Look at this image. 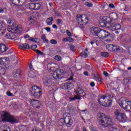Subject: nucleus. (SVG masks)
I'll list each match as a JSON object with an SVG mask.
<instances>
[{
  "label": "nucleus",
  "mask_w": 131,
  "mask_h": 131,
  "mask_svg": "<svg viewBox=\"0 0 131 131\" xmlns=\"http://www.w3.org/2000/svg\"><path fill=\"white\" fill-rule=\"evenodd\" d=\"M2 121H7L10 123H18L19 121L16 119L14 116L11 115L9 113L7 112H3L1 114Z\"/></svg>",
  "instance_id": "2"
},
{
  "label": "nucleus",
  "mask_w": 131,
  "mask_h": 131,
  "mask_svg": "<svg viewBox=\"0 0 131 131\" xmlns=\"http://www.w3.org/2000/svg\"><path fill=\"white\" fill-rule=\"evenodd\" d=\"M5 61L6 59H4L3 58H2L1 60L0 61V65H1L2 66H6V62H5Z\"/></svg>",
  "instance_id": "31"
},
{
  "label": "nucleus",
  "mask_w": 131,
  "mask_h": 131,
  "mask_svg": "<svg viewBox=\"0 0 131 131\" xmlns=\"http://www.w3.org/2000/svg\"><path fill=\"white\" fill-rule=\"evenodd\" d=\"M102 29L98 27H92L90 29V31L93 35L94 36H98L99 37V36L100 35V33L101 32V31Z\"/></svg>",
  "instance_id": "12"
},
{
  "label": "nucleus",
  "mask_w": 131,
  "mask_h": 131,
  "mask_svg": "<svg viewBox=\"0 0 131 131\" xmlns=\"http://www.w3.org/2000/svg\"><path fill=\"white\" fill-rule=\"evenodd\" d=\"M31 104H32L34 108H38L40 107V101H39V100H32Z\"/></svg>",
  "instance_id": "18"
},
{
  "label": "nucleus",
  "mask_w": 131,
  "mask_h": 131,
  "mask_svg": "<svg viewBox=\"0 0 131 131\" xmlns=\"http://www.w3.org/2000/svg\"><path fill=\"white\" fill-rule=\"evenodd\" d=\"M20 131H28L29 130V128L26 126L21 125L19 127Z\"/></svg>",
  "instance_id": "24"
},
{
  "label": "nucleus",
  "mask_w": 131,
  "mask_h": 131,
  "mask_svg": "<svg viewBox=\"0 0 131 131\" xmlns=\"http://www.w3.org/2000/svg\"><path fill=\"white\" fill-rule=\"evenodd\" d=\"M7 96H9V97H12L13 96V93H11V92L8 91L7 92Z\"/></svg>",
  "instance_id": "54"
},
{
  "label": "nucleus",
  "mask_w": 131,
  "mask_h": 131,
  "mask_svg": "<svg viewBox=\"0 0 131 131\" xmlns=\"http://www.w3.org/2000/svg\"><path fill=\"white\" fill-rule=\"evenodd\" d=\"M103 75H104V76H105V77H108V76H109V74H108L106 71H104Z\"/></svg>",
  "instance_id": "55"
},
{
  "label": "nucleus",
  "mask_w": 131,
  "mask_h": 131,
  "mask_svg": "<svg viewBox=\"0 0 131 131\" xmlns=\"http://www.w3.org/2000/svg\"><path fill=\"white\" fill-rule=\"evenodd\" d=\"M98 121L100 123H103L101 124L102 127H111L112 126V119L103 113L99 115Z\"/></svg>",
  "instance_id": "1"
},
{
  "label": "nucleus",
  "mask_w": 131,
  "mask_h": 131,
  "mask_svg": "<svg viewBox=\"0 0 131 131\" xmlns=\"http://www.w3.org/2000/svg\"><path fill=\"white\" fill-rule=\"evenodd\" d=\"M45 29L47 30V32H50V31H51V28L50 27L45 28Z\"/></svg>",
  "instance_id": "59"
},
{
  "label": "nucleus",
  "mask_w": 131,
  "mask_h": 131,
  "mask_svg": "<svg viewBox=\"0 0 131 131\" xmlns=\"http://www.w3.org/2000/svg\"><path fill=\"white\" fill-rule=\"evenodd\" d=\"M40 9V4L35 3V9L34 10H39Z\"/></svg>",
  "instance_id": "35"
},
{
  "label": "nucleus",
  "mask_w": 131,
  "mask_h": 131,
  "mask_svg": "<svg viewBox=\"0 0 131 131\" xmlns=\"http://www.w3.org/2000/svg\"><path fill=\"white\" fill-rule=\"evenodd\" d=\"M108 18L111 19L110 20V23L111 24L112 23H114V21L118 19V15L115 13H112L110 14V17Z\"/></svg>",
  "instance_id": "16"
},
{
  "label": "nucleus",
  "mask_w": 131,
  "mask_h": 131,
  "mask_svg": "<svg viewBox=\"0 0 131 131\" xmlns=\"http://www.w3.org/2000/svg\"><path fill=\"white\" fill-rule=\"evenodd\" d=\"M75 48V47H74V46H71L70 47L71 51H74Z\"/></svg>",
  "instance_id": "62"
},
{
  "label": "nucleus",
  "mask_w": 131,
  "mask_h": 131,
  "mask_svg": "<svg viewBox=\"0 0 131 131\" xmlns=\"http://www.w3.org/2000/svg\"><path fill=\"white\" fill-rule=\"evenodd\" d=\"M9 39H15L16 38V35L13 33H10Z\"/></svg>",
  "instance_id": "41"
},
{
  "label": "nucleus",
  "mask_w": 131,
  "mask_h": 131,
  "mask_svg": "<svg viewBox=\"0 0 131 131\" xmlns=\"http://www.w3.org/2000/svg\"><path fill=\"white\" fill-rule=\"evenodd\" d=\"M111 20L110 18L107 16H103L99 21V25H100L101 27H106L107 26V24H110V25H111L110 21Z\"/></svg>",
  "instance_id": "11"
},
{
  "label": "nucleus",
  "mask_w": 131,
  "mask_h": 131,
  "mask_svg": "<svg viewBox=\"0 0 131 131\" xmlns=\"http://www.w3.org/2000/svg\"><path fill=\"white\" fill-rule=\"evenodd\" d=\"M55 59L57 61H61L62 58H61V56H60L59 55H56L55 57Z\"/></svg>",
  "instance_id": "45"
},
{
  "label": "nucleus",
  "mask_w": 131,
  "mask_h": 131,
  "mask_svg": "<svg viewBox=\"0 0 131 131\" xmlns=\"http://www.w3.org/2000/svg\"><path fill=\"white\" fill-rule=\"evenodd\" d=\"M108 7H110V8H112V9H114L115 8V6H114V5H113V4H110L108 5Z\"/></svg>",
  "instance_id": "58"
},
{
  "label": "nucleus",
  "mask_w": 131,
  "mask_h": 131,
  "mask_svg": "<svg viewBox=\"0 0 131 131\" xmlns=\"http://www.w3.org/2000/svg\"><path fill=\"white\" fill-rule=\"evenodd\" d=\"M124 110L125 111H128V112H131V101H128V103Z\"/></svg>",
  "instance_id": "22"
},
{
  "label": "nucleus",
  "mask_w": 131,
  "mask_h": 131,
  "mask_svg": "<svg viewBox=\"0 0 131 131\" xmlns=\"http://www.w3.org/2000/svg\"><path fill=\"white\" fill-rule=\"evenodd\" d=\"M34 52H35L37 55H40L41 56H43V52L39 51V50H33Z\"/></svg>",
  "instance_id": "34"
},
{
  "label": "nucleus",
  "mask_w": 131,
  "mask_h": 131,
  "mask_svg": "<svg viewBox=\"0 0 131 131\" xmlns=\"http://www.w3.org/2000/svg\"><path fill=\"white\" fill-rule=\"evenodd\" d=\"M61 79L62 76H61V74H57L56 79Z\"/></svg>",
  "instance_id": "56"
},
{
  "label": "nucleus",
  "mask_w": 131,
  "mask_h": 131,
  "mask_svg": "<svg viewBox=\"0 0 131 131\" xmlns=\"http://www.w3.org/2000/svg\"><path fill=\"white\" fill-rule=\"evenodd\" d=\"M67 84L68 90H69L70 89L72 88V87L73 86V84L71 82H67Z\"/></svg>",
  "instance_id": "32"
},
{
  "label": "nucleus",
  "mask_w": 131,
  "mask_h": 131,
  "mask_svg": "<svg viewBox=\"0 0 131 131\" xmlns=\"http://www.w3.org/2000/svg\"><path fill=\"white\" fill-rule=\"evenodd\" d=\"M53 74L52 75L53 78H54V79H57V75H58V73L57 72V71L56 72H53Z\"/></svg>",
  "instance_id": "44"
},
{
  "label": "nucleus",
  "mask_w": 131,
  "mask_h": 131,
  "mask_svg": "<svg viewBox=\"0 0 131 131\" xmlns=\"http://www.w3.org/2000/svg\"><path fill=\"white\" fill-rule=\"evenodd\" d=\"M19 48H21V49H30V47H29V45L27 43H24L22 46H19Z\"/></svg>",
  "instance_id": "29"
},
{
  "label": "nucleus",
  "mask_w": 131,
  "mask_h": 131,
  "mask_svg": "<svg viewBox=\"0 0 131 131\" xmlns=\"http://www.w3.org/2000/svg\"><path fill=\"white\" fill-rule=\"evenodd\" d=\"M93 109L94 110L97 109V105L95 103H93Z\"/></svg>",
  "instance_id": "63"
},
{
  "label": "nucleus",
  "mask_w": 131,
  "mask_h": 131,
  "mask_svg": "<svg viewBox=\"0 0 131 131\" xmlns=\"http://www.w3.org/2000/svg\"><path fill=\"white\" fill-rule=\"evenodd\" d=\"M98 37H101V38H102V39H104V38H107L106 40V41L110 42V41H111V40L112 39V35L110 33L107 32L106 30L101 29Z\"/></svg>",
  "instance_id": "6"
},
{
  "label": "nucleus",
  "mask_w": 131,
  "mask_h": 131,
  "mask_svg": "<svg viewBox=\"0 0 131 131\" xmlns=\"http://www.w3.org/2000/svg\"><path fill=\"white\" fill-rule=\"evenodd\" d=\"M76 21L80 25H85L88 24V17L84 15H77Z\"/></svg>",
  "instance_id": "8"
},
{
  "label": "nucleus",
  "mask_w": 131,
  "mask_h": 131,
  "mask_svg": "<svg viewBox=\"0 0 131 131\" xmlns=\"http://www.w3.org/2000/svg\"><path fill=\"white\" fill-rule=\"evenodd\" d=\"M52 78L50 77H46L43 78V82L46 85H49V84H52Z\"/></svg>",
  "instance_id": "19"
},
{
  "label": "nucleus",
  "mask_w": 131,
  "mask_h": 131,
  "mask_svg": "<svg viewBox=\"0 0 131 131\" xmlns=\"http://www.w3.org/2000/svg\"><path fill=\"white\" fill-rule=\"evenodd\" d=\"M8 24L9 27H11L12 30L15 33H20L22 31V29L18 27V25H17L13 20H9L8 21Z\"/></svg>",
  "instance_id": "5"
},
{
  "label": "nucleus",
  "mask_w": 131,
  "mask_h": 131,
  "mask_svg": "<svg viewBox=\"0 0 131 131\" xmlns=\"http://www.w3.org/2000/svg\"><path fill=\"white\" fill-rule=\"evenodd\" d=\"M50 43L52 45H57V43H58V41L55 39H51L50 40Z\"/></svg>",
  "instance_id": "42"
},
{
  "label": "nucleus",
  "mask_w": 131,
  "mask_h": 131,
  "mask_svg": "<svg viewBox=\"0 0 131 131\" xmlns=\"http://www.w3.org/2000/svg\"><path fill=\"white\" fill-rule=\"evenodd\" d=\"M11 3L19 9V10H23V7L24 5H23V3L21 1V0H10Z\"/></svg>",
  "instance_id": "13"
},
{
  "label": "nucleus",
  "mask_w": 131,
  "mask_h": 131,
  "mask_svg": "<svg viewBox=\"0 0 131 131\" xmlns=\"http://www.w3.org/2000/svg\"><path fill=\"white\" fill-rule=\"evenodd\" d=\"M29 40H30L31 41H33V42H39V41H38V38H33L32 37H30L29 39Z\"/></svg>",
  "instance_id": "33"
},
{
  "label": "nucleus",
  "mask_w": 131,
  "mask_h": 131,
  "mask_svg": "<svg viewBox=\"0 0 131 131\" xmlns=\"http://www.w3.org/2000/svg\"><path fill=\"white\" fill-rule=\"evenodd\" d=\"M6 32L3 30V29H0V35H4Z\"/></svg>",
  "instance_id": "48"
},
{
  "label": "nucleus",
  "mask_w": 131,
  "mask_h": 131,
  "mask_svg": "<svg viewBox=\"0 0 131 131\" xmlns=\"http://www.w3.org/2000/svg\"><path fill=\"white\" fill-rule=\"evenodd\" d=\"M85 6H86L87 7H89L90 8H92V7H93V4L92 3H90L89 2H86L85 3Z\"/></svg>",
  "instance_id": "47"
},
{
  "label": "nucleus",
  "mask_w": 131,
  "mask_h": 131,
  "mask_svg": "<svg viewBox=\"0 0 131 131\" xmlns=\"http://www.w3.org/2000/svg\"><path fill=\"white\" fill-rule=\"evenodd\" d=\"M86 94L85 92L83 91V90H81L79 91L76 95L74 96V97H70V101H75V100H81V97H84Z\"/></svg>",
  "instance_id": "10"
},
{
  "label": "nucleus",
  "mask_w": 131,
  "mask_h": 131,
  "mask_svg": "<svg viewBox=\"0 0 131 131\" xmlns=\"http://www.w3.org/2000/svg\"><path fill=\"white\" fill-rule=\"evenodd\" d=\"M80 55L81 57H83V58H86V57H88V53H85V52H83L81 53Z\"/></svg>",
  "instance_id": "38"
},
{
  "label": "nucleus",
  "mask_w": 131,
  "mask_h": 131,
  "mask_svg": "<svg viewBox=\"0 0 131 131\" xmlns=\"http://www.w3.org/2000/svg\"><path fill=\"white\" fill-rule=\"evenodd\" d=\"M91 131H97V128L96 127H92L91 128Z\"/></svg>",
  "instance_id": "60"
},
{
  "label": "nucleus",
  "mask_w": 131,
  "mask_h": 131,
  "mask_svg": "<svg viewBox=\"0 0 131 131\" xmlns=\"http://www.w3.org/2000/svg\"><path fill=\"white\" fill-rule=\"evenodd\" d=\"M0 74L1 75H4V74H5V70H4L3 69L0 70Z\"/></svg>",
  "instance_id": "50"
},
{
  "label": "nucleus",
  "mask_w": 131,
  "mask_h": 131,
  "mask_svg": "<svg viewBox=\"0 0 131 131\" xmlns=\"http://www.w3.org/2000/svg\"><path fill=\"white\" fill-rule=\"evenodd\" d=\"M83 74H84V75H85V76H89V72H84V73H83Z\"/></svg>",
  "instance_id": "64"
},
{
  "label": "nucleus",
  "mask_w": 131,
  "mask_h": 131,
  "mask_svg": "<svg viewBox=\"0 0 131 131\" xmlns=\"http://www.w3.org/2000/svg\"><path fill=\"white\" fill-rule=\"evenodd\" d=\"M66 32L67 33L68 36H72V34H71V32H70V31H69V30H67Z\"/></svg>",
  "instance_id": "51"
},
{
  "label": "nucleus",
  "mask_w": 131,
  "mask_h": 131,
  "mask_svg": "<svg viewBox=\"0 0 131 131\" xmlns=\"http://www.w3.org/2000/svg\"><path fill=\"white\" fill-rule=\"evenodd\" d=\"M101 56H102V57H104V58H108V57H109V53L107 52H102L101 53Z\"/></svg>",
  "instance_id": "30"
},
{
  "label": "nucleus",
  "mask_w": 131,
  "mask_h": 131,
  "mask_svg": "<svg viewBox=\"0 0 131 131\" xmlns=\"http://www.w3.org/2000/svg\"><path fill=\"white\" fill-rule=\"evenodd\" d=\"M56 66H57V64L55 63H49L47 64V68L48 70H50V71H52V72H55L57 71Z\"/></svg>",
  "instance_id": "15"
},
{
  "label": "nucleus",
  "mask_w": 131,
  "mask_h": 131,
  "mask_svg": "<svg viewBox=\"0 0 131 131\" xmlns=\"http://www.w3.org/2000/svg\"><path fill=\"white\" fill-rule=\"evenodd\" d=\"M41 38L43 40V42H45V43H48V42H49V40L48 39H47V37H46V35H42L41 37Z\"/></svg>",
  "instance_id": "28"
},
{
  "label": "nucleus",
  "mask_w": 131,
  "mask_h": 131,
  "mask_svg": "<svg viewBox=\"0 0 131 131\" xmlns=\"http://www.w3.org/2000/svg\"><path fill=\"white\" fill-rule=\"evenodd\" d=\"M82 90V89H81L80 87H78L77 88V91H75L76 92V94H77V93H78L79 92H80V91H81Z\"/></svg>",
  "instance_id": "53"
},
{
  "label": "nucleus",
  "mask_w": 131,
  "mask_h": 131,
  "mask_svg": "<svg viewBox=\"0 0 131 131\" xmlns=\"http://www.w3.org/2000/svg\"><path fill=\"white\" fill-rule=\"evenodd\" d=\"M124 83H129V82H131V79H124Z\"/></svg>",
  "instance_id": "43"
},
{
  "label": "nucleus",
  "mask_w": 131,
  "mask_h": 131,
  "mask_svg": "<svg viewBox=\"0 0 131 131\" xmlns=\"http://www.w3.org/2000/svg\"><path fill=\"white\" fill-rule=\"evenodd\" d=\"M61 86L63 90H68L67 88V83H63L61 84Z\"/></svg>",
  "instance_id": "40"
},
{
  "label": "nucleus",
  "mask_w": 131,
  "mask_h": 131,
  "mask_svg": "<svg viewBox=\"0 0 131 131\" xmlns=\"http://www.w3.org/2000/svg\"><path fill=\"white\" fill-rule=\"evenodd\" d=\"M53 21H54V18L53 17H50L47 19L46 22L48 25H52L53 24Z\"/></svg>",
  "instance_id": "23"
},
{
  "label": "nucleus",
  "mask_w": 131,
  "mask_h": 131,
  "mask_svg": "<svg viewBox=\"0 0 131 131\" xmlns=\"http://www.w3.org/2000/svg\"><path fill=\"white\" fill-rule=\"evenodd\" d=\"M112 46H113V45H106L107 50H108V51H110L111 52H112Z\"/></svg>",
  "instance_id": "37"
},
{
  "label": "nucleus",
  "mask_w": 131,
  "mask_h": 131,
  "mask_svg": "<svg viewBox=\"0 0 131 131\" xmlns=\"http://www.w3.org/2000/svg\"><path fill=\"white\" fill-rule=\"evenodd\" d=\"M74 40H73L72 38L69 37L67 38L66 41H69V42H72V41H73Z\"/></svg>",
  "instance_id": "46"
},
{
  "label": "nucleus",
  "mask_w": 131,
  "mask_h": 131,
  "mask_svg": "<svg viewBox=\"0 0 131 131\" xmlns=\"http://www.w3.org/2000/svg\"><path fill=\"white\" fill-rule=\"evenodd\" d=\"M28 76H29L30 78H34L35 76H36V75L33 72V71H31L28 73Z\"/></svg>",
  "instance_id": "25"
},
{
  "label": "nucleus",
  "mask_w": 131,
  "mask_h": 131,
  "mask_svg": "<svg viewBox=\"0 0 131 131\" xmlns=\"http://www.w3.org/2000/svg\"><path fill=\"white\" fill-rule=\"evenodd\" d=\"M11 35V33H7L5 35V37L6 38H8L10 39V38H11V37H10V36Z\"/></svg>",
  "instance_id": "52"
},
{
  "label": "nucleus",
  "mask_w": 131,
  "mask_h": 131,
  "mask_svg": "<svg viewBox=\"0 0 131 131\" xmlns=\"http://www.w3.org/2000/svg\"><path fill=\"white\" fill-rule=\"evenodd\" d=\"M128 103V101H127L125 98H122L119 101V104L120 107H121V108H123L124 110H125V108L126 107Z\"/></svg>",
  "instance_id": "14"
},
{
  "label": "nucleus",
  "mask_w": 131,
  "mask_h": 131,
  "mask_svg": "<svg viewBox=\"0 0 131 131\" xmlns=\"http://www.w3.org/2000/svg\"><path fill=\"white\" fill-rule=\"evenodd\" d=\"M112 51L113 52H117L118 51H120V48H119V47H118V46L113 45L112 48Z\"/></svg>",
  "instance_id": "26"
},
{
  "label": "nucleus",
  "mask_w": 131,
  "mask_h": 131,
  "mask_svg": "<svg viewBox=\"0 0 131 131\" xmlns=\"http://www.w3.org/2000/svg\"><path fill=\"white\" fill-rule=\"evenodd\" d=\"M107 99V96L103 95L98 99V102L99 103L100 105L101 106H104V107H109L110 105L112 103V100H109L108 103H106L105 102V99Z\"/></svg>",
  "instance_id": "7"
},
{
  "label": "nucleus",
  "mask_w": 131,
  "mask_h": 131,
  "mask_svg": "<svg viewBox=\"0 0 131 131\" xmlns=\"http://www.w3.org/2000/svg\"><path fill=\"white\" fill-rule=\"evenodd\" d=\"M58 124H59L60 126H63V125L65 124L64 118L60 119V120L58 121Z\"/></svg>",
  "instance_id": "27"
},
{
  "label": "nucleus",
  "mask_w": 131,
  "mask_h": 131,
  "mask_svg": "<svg viewBox=\"0 0 131 131\" xmlns=\"http://www.w3.org/2000/svg\"><path fill=\"white\" fill-rule=\"evenodd\" d=\"M8 50V48L6 45L1 44L0 45V53H5V52H7Z\"/></svg>",
  "instance_id": "21"
},
{
  "label": "nucleus",
  "mask_w": 131,
  "mask_h": 131,
  "mask_svg": "<svg viewBox=\"0 0 131 131\" xmlns=\"http://www.w3.org/2000/svg\"><path fill=\"white\" fill-rule=\"evenodd\" d=\"M35 3H31L29 5L30 9H31V10H34V9H35Z\"/></svg>",
  "instance_id": "39"
},
{
  "label": "nucleus",
  "mask_w": 131,
  "mask_h": 131,
  "mask_svg": "<svg viewBox=\"0 0 131 131\" xmlns=\"http://www.w3.org/2000/svg\"><path fill=\"white\" fill-rule=\"evenodd\" d=\"M68 115V113H67L63 115V120L66 125L68 126V127H70L73 123V120L71 119L70 116H67Z\"/></svg>",
  "instance_id": "9"
},
{
  "label": "nucleus",
  "mask_w": 131,
  "mask_h": 131,
  "mask_svg": "<svg viewBox=\"0 0 131 131\" xmlns=\"http://www.w3.org/2000/svg\"><path fill=\"white\" fill-rule=\"evenodd\" d=\"M69 111L70 112L71 114H73L74 112H75L76 111V109L71 107L70 108H68Z\"/></svg>",
  "instance_id": "36"
},
{
  "label": "nucleus",
  "mask_w": 131,
  "mask_h": 131,
  "mask_svg": "<svg viewBox=\"0 0 131 131\" xmlns=\"http://www.w3.org/2000/svg\"><path fill=\"white\" fill-rule=\"evenodd\" d=\"M90 85L92 86V88H94L95 86V82H92L90 83Z\"/></svg>",
  "instance_id": "61"
},
{
  "label": "nucleus",
  "mask_w": 131,
  "mask_h": 131,
  "mask_svg": "<svg viewBox=\"0 0 131 131\" xmlns=\"http://www.w3.org/2000/svg\"><path fill=\"white\" fill-rule=\"evenodd\" d=\"M61 19H56V22H57V24L58 25H60V24H61Z\"/></svg>",
  "instance_id": "57"
},
{
  "label": "nucleus",
  "mask_w": 131,
  "mask_h": 131,
  "mask_svg": "<svg viewBox=\"0 0 131 131\" xmlns=\"http://www.w3.org/2000/svg\"><path fill=\"white\" fill-rule=\"evenodd\" d=\"M114 114L116 119L119 122H126L127 117L124 113H121L119 110H117L114 112Z\"/></svg>",
  "instance_id": "3"
},
{
  "label": "nucleus",
  "mask_w": 131,
  "mask_h": 131,
  "mask_svg": "<svg viewBox=\"0 0 131 131\" xmlns=\"http://www.w3.org/2000/svg\"><path fill=\"white\" fill-rule=\"evenodd\" d=\"M111 29L113 31L114 30H119V29H121V25L119 24H115L112 23L110 25Z\"/></svg>",
  "instance_id": "17"
},
{
  "label": "nucleus",
  "mask_w": 131,
  "mask_h": 131,
  "mask_svg": "<svg viewBox=\"0 0 131 131\" xmlns=\"http://www.w3.org/2000/svg\"><path fill=\"white\" fill-rule=\"evenodd\" d=\"M30 92L32 96H33L34 98L38 99V98L40 97L41 95V88L39 86L34 85L31 88Z\"/></svg>",
  "instance_id": "4"
},
{
  "label": "nucleus",
  "mask_w": 131,
  "mask_h": 131,
  "mask_svg": "<svg viewBox=\"0 0 131 131\" xmlns=\"http://www.w3.org/2000/svg\"><path fill=\"white\" fill-rule=\"evenodd\" d=\"M37 48V45H34V46H31V50H35L34 49H36Z\"/></svg>",
  "instance_id": "49"
},
{
  "label": "nucleus",
  "mask_w": 131,
  "mask_h": 131,
  "mask_svg": "<svg viewBox=\"0 0 131 131\" xmlns=\"http://www.w3.org/2000/svg\"><path fill=\"white\" fill-rule=\"evenodd\" d=\"M20 72V70L19 69L14 70V72L13 73L14 77H15L16 78H20L21 75Z\"/></svg>",
  "instance_id": "20"
}]
</instances>
